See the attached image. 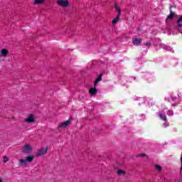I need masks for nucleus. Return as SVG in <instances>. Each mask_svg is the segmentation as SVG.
<instances>
[{"mask_svg":"<svg viewBox=\"0 0 182 182\" xmlns=\"http://www.w3.org/2000/svg\"><path fill=\"white\" fill-rule=\"evenodd\" d=\"M57 4L62 8H68L69 6V1L68 0H58Z\"/></svg>","mask_w":182,"mask_h":182,"instance_id":"obj_1","label":"nucleus"},{"mask_svg":"<svg viewBox=\"0 0 182 182\" xmlns=\"http://www.w3.org/2000/svg\"><path fill=\"white\" fill-rule=\"evenodd\" d=\"M32 151V146L30 144H26L23 147V153L29 154Z\"/></svg>","mask_w":182,"mask_h":182,"instance_id":"obj_2","label":"nucleus"},{"mask_svg":"<svg viewBox=\"0 0 182 182\" xmlns=\"http://www.w3.org/2000/svg\"><path fill=\"white\" fill-rule=\"evenodd\" d=\"M26 123H34L35 122V117L32 114H28V117L24 119Z\"/></svg>","mask_w":182,"mask_h":182,"instance_id":"obj_3","label":"nucleus"},{"mask_svg":"<svg viewBox=\"0 0 182 182\" xmlns=\"http://www.w3.org/2000/svg\"><path fill=\"white\" fill-rule=\"evenodd\" d=\"M70 124V120H67L64 122H60L58 125V129H62L63 127H68V126Z\"/></svg>","mask_w":182,"mask_h":182,"instance_id":"obj_4","label":"nucleus"},{"mask_svg":"<svg viewBox=\"0 0 182 182\" xmlns=\"http://www.w3.org/2000/svg\"><path fill=\"white\" fill-rule=\"evenodd\" d=\"M48 153V148H42L37 152V156H43Z\"/></svg>","mask_w":182,"mask_h":182,"instance_id":"obj_5","label":"nucleus"},{"mask_svg":"<svg viewBox=\"0 0 182 182\" xmlns=\"http://www.w3.org/2000/svg\"><path fill=\"white\" fill-rule=\"evenodd\" d=\"M103 74H100L94 82V87H97L99 85V82H102V77Z\"/></svg>","mask_w":182,"mask_h":182,"instance_id":"obj_6","label":"nucleus"},{"mask_svg":"<svg viewBox=\"0 0 182 182\" xmlns=\"http://www.w3.org/2000/svg\"><path fill=\"white\" fill-rule=\"evenodd\" d=\"M174 15H176V13L174 11H173L171 9H170V14L167 16V18L166 19V22H167L168 21V19H170V20L173 19L174 18Z\"/></svg>","mask_w":182,"mask_h":182,"instance_id":"obj_7","label":"nucleus"},{"mask_svg":"<svg viewBox=\"0 0 182 182\" xmlns=\"http://www.w3.org/2000/svg\"><path fill=\"white\" fill-rule=\"evenodd\" d=\"M141 38H135L132 43L133 45H134L135 46H137L138 45H140V43H141Z\"/></svg>","mask_w":182,"mask_h":182,"instance_id":"obj_8","label":"nucleus"},{"mask_svg":"<svg viewBox=\"0 0 182 182\" xmlns=\"http://www.w3.org/2000/svg\"><path fill=\"white\" fill-rule=\"evenodd\" d=\"M89 93L92 96H94V95H96V93H97V90L95 87H92V88H90V90H89Z\"/></svg>","mask_w":182,"mask_h":182,"instance_id":"obj_9","label":"nucleus"},{"mask_svg":"<svg viewBox=\"0 0 182 182\" xmlns=\"http://www.w3.org/2000/svg\"><path fill=\"white\" fill-rule=\"evenodd\" d=\"M159 118L161 120H164V122H167V116L166 114H163V112H160L159 114Z\"/></svg>","mask_w":182,"mask_h":182,"instance_id":"obj_10","label":"nucleus"},{"mask_svg":"<svg viewBox=\"0 0 182 182\" xmlns=\"http://www.w3.org/2000/svg\"><path fill=\"white\" fill-rule=\"evenodd\" d=\"M176 23L178 28H182V16H179L178 18L176 21Z\"/></svg>","mask_w":182,"mask_h":182,"instance_id":"obj_11","label":"nucleus"},{"mask_svg":"<svg viewBox=\"0 0 182 182\" xmlns=\"http://www.w3.org/2000/svg\"><path fill=\"white\" fill-rule=\"evenodd\" d=\"M33 159H35V156L33 155H30L26 157V161L28 163H32L33 161Z\"/></svg>","mask_w":182,"mask_h":182,"instance_id":"obj_12","label":"nucleus"},{"mask_svg":"<svg viewBox=\"0 0 182 182\" xmlns=\"http://www.w3.org/2000/svg\"><path fill=\"white\" fill-rule=\"evenodd\" d=\"M114 6L115 9L118 11V15H122V9H120V6H119V4L115 3Z\"/></svg>","mask_w":182,"mask_h":182,"instance_id":"obj_13","label":"nucleus"},{"mask_svg":"<svg viewBox=\"0 0 182 182\" xmlns=\"http://www.w3.org/2000/svg\"><path fill=\"white\" fill-rule=\"evenodd\" d=\"M120 16H122V15H119V14L117 15L116 18L112 20V25H116V23L119 22V19H120Z\"/></svg>","mask_w":182,"mask_h":182,"instance_id":"obj_14","label":"nucleus"},{"mask_svg":"<svg viewBox=\"0 0 182 182\" xmlns=\"http://www.w3.org/2000/svg\"><path fill=\"white\" fill-rule=\"evenodd\" d=\"M46 0H34L33 4L34 5H42L43 2H45Z\"/></svg>","mask_w":182,"mask_h":182,"instance_id":"obj_15","label":"nucleus"},{"mask_svg":"<svg viewBox=\"0 0 182 182\" xmlns=\"http://www.w3.org/2000/svg\"><path fill=\"white\" fill-rule=\"evenodd\" d=\"M1 56H4V58L6 57V55H8V50L3 48L1 50Z\"/></svg>","mask_w":182,"mask_h":182,"instance_id":"obj_16","label":"nucleus"},{"mask_svg":"<svg viewBox=\"0 0 182 182\" xmlns=\"http://www.w3.org/2000/svg\"><path fill=\"white\" fill-rule=\"evenodd\" d=\"M19 164H21V166H25L26 165V159H20L19 161Z\"/></svg>","mask_w":182,"mask_h":182,"instance_id":"obj_17","label":"nucleus"},{"mask_svg":"<svg viewBox=\"0 0 182 182\" xmlns=\"http://www.w3.org/2000/svg\"><path fill=\"white\" fill-rule=\"evenodd\" d=\"M155 168L156 170H157L158 171H161L163 170V168L161 167V166L159 165V164H156L155 165Z\"/></svg>","mask_w":182,"mask_h":182,"instance_id":"obj_18","label":"nucleus"},{"mask_svg":"<svg viewBox=\"0 0 182 182\" xmlns=\"http://www.w3.org/2000/svg\"><path fill=\"white\" fill-rule=\"evenodd\" d=\"M126 174V172L122 169L118 170V176H124Z\"/></svg>","mask_w":182,"mask_h":182,"instance_id":"obj_19","label":"nucleus"},{"mask_svg":"<svg viewBox=\"0 0 182 182\" xmlns=\"http://www.w3.org/2000/svg\"><path fill=\"white\" fill-rule=\"evenodd\" d=\"M168 116H173L174 114V112L171 110H168L166 113Z\"/></svg>","mask_w":182,"mask_h":182,"instance_id":"obj_20","label":"nucleus"},{"mask_svg":"<svg viewBox=\"0 0 182 182\" xmlns=\"http://www.w3.org/2000/svg\"><path fill=\"white\" fill-rule=\"evenodd\" d=\"M9 160V159H8V156H4V163H6Z\"/></svg>","mask_w":182,"mask_h":182,"instance_id":"obj_21","label":"nucleus"},{"mask_svg":"<svg viewBox=\"0 0 182 182\" xmlns=\"http://www.w3.org/2000/svg\"><path fill=\"white\" fill-rule=\"evenodd\" d=\"M144 46H150V45H151V44H150V43H144Z\"/></svg>","mask_w":182,"mask_h":182,"instance_id":"obj_22","label":"nucleus"},{"mask_svg":"<svg viewBox=\"0 0 182 182\" xmlns=\"http://www.w3.org/2000/svg\"><path fill=\"white\" fill-rule=\"evenodd\" d=\"M181 171H182V156L181 157Z\"/></svg>","mask_w":182,"mask_h":182,"instance_id":"obj_23","label":"nucleus"},{"mask_svg":"<svg viewBox=\"0 0 182 182\" xmlns=\"http://www.w3.org/2000/svg\"><path fill=\"white\" fill-rule=\"evenodd\" d=\"M139 157H146V155L144 154H141L139 155Z\"/></svg>","mask_w":182,"mask_h":182,"instance_id":"obj_24","label":"nucleus"},{"mask_svg":"<svg viewBox=\"0 0 182 182\" xmlns=\"http://www.w3.org/2000/svg\"><path fill=\"white\" fill-rule=\"evenodd\" d=\"M164 127H167V122H164Z\"/></svg>","mask_w":182,"mask_h":182,"instance_id":"obj_25","label":"nucleus"},{"mask_svg":"<svg viewBox=\"0 0 182 182\" xmlns=\"http://www.w3.org/2000/svg\"><path fill=\"white\" fill-rule=\"evenodd\" d=\"M171 8H174L176 9V6H171Z\"/></svg>","mask_w":182,"mask_h":182,"instance_id":"obj_26","label":"nucleus"},{"mask_svg":"<svg viewBox=\"0 0 182 182\" xmlns=\"http://www.w3.org/2000/svg\"><path fill=\"white\" fill-rule=\"evenodd\" d=\"M0 182H3V180L1 179V178H0Z\"/></svg>","mask_w":182,"mask_h":182,"instance_id":"obj_27","label":"nucleus"},{"mask_svg":"<svg viewBox=\"0 0 182 182\" xmlns=\"http://www.w3.org/2000/svg\"><path fill=\"white\" fill-rule=\"evenodd\" d=\"M138 31H140V28H138Z\"/></svg>","mask_w":182,"mask_h":182,"instance_id":"obj_28","label":"nucleus"}]
</instances>
